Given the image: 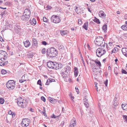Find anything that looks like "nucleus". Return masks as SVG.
<instances>
[{
  "label": "nucleus",
  "instance_id": "19",
  "mask_svg": "<svg viewBox=\"0 0 127 127\" xmlns=\"http://www.w3.org/2000/svg\"><path fill=\"white\" fill-rule=\"evenodd\" d=\"M91 61H93L96 64V65H97L99 67H101V64L100 62L99 61L97 60H92Z\"/></svg>",
  "mask_w": 127,
  "mask_h": 127
},
{
  "label": "nucleus",
  "instance_id": "30",
  "mask_svg": "<svg viewBox=\"0 0 127 127\" xmlns=\"http://www.w3.org/2000/svg\"><path fill=\"white\" fill-rule=\"evenodd\" d=\"M27 56L29 58H32L33 56V54L32 53H29L27 54Z\"/></svg>",
  "mask_w": 127,
  "mask_h": 127
},
{
  "label": "nucleus",
  "instance_id": "59",
  "mask_svg": "<svg viewBox=\"0 0 127 127\" xmlns=\"http://www.w3.org/2000/svg\"><path fill=\"white\" fill-rule=\"evenodd\" d=\"M4 64V65H7L8 63V61H6L4 62H3Z\"/></svg>",
  "mask_w": 127,
  "mask_h": 127
},
{
  "label": "nucleus",
  "instance_id": "22",
  "mask_svg": "<svg viewBox=\"0 0 127 127\" xmlns=\"http://www.w3.org/2000/svg\"><path fill=\"white\" fill-rule=\"evenodd\" d=\"M84 104L87 108L89 107V104H88V100L86 98L84 99Z\"/></svg>",
  "mask_w": 127,
  "mask_h": 127
},
{
  "label": "nucleus",
  "instance_id": "40",
  "mask_svg": "<svg viewBox=\"0 0 127 127\" xmlns=\"http://www.w3.org/2000/svg\"><path fill=\"white\" fill-rule=\"evenodd\" d=\"M43 20L44 22H47L48 21V19L45 17H43Z\"/></svg>",
  "mask_w": 127,
  "mask_h": 127
},
{
  "label": "nucleus",
  "instance_id": "23",
  "mask_svg": "<svg viewBox=\"0 0 127 127\" xmlns=\"http://www.w3.org/2000/svg\"><path fill=\"white\" fill-rule=\"evenodd\" d=\"M74 75L76 77L77 76L78 73V69L76 67H75L74 68Z\"/></svg>",
  "mask_w": 127,
  "mask_h": 127
},
{
  "label": "nucleus",
  "instance_id": "28",
  "mask_svg": "<svg viewBox=\"0 0 127 127\" xmlns=\"http://www.w3.org/2000/svg\"><path fill=\"white\" fill-rule=\"evenodd\" d=\"M70 124L72 125H73V124H75L76 125V120L74 118L71 120Z\"/></svg>",
  "mask_w": 127,
  "mask_h": 127
},
{
  "label": "nucleus",
  "instance_id": "27",
  "mask_svg": "<svg viewBox=\"0 0 127 127\" xmlns=\"http://www.w3.org/2000/svg\"><path fill=\"white\" fill-rule=\"evenodd\" d=\"M93 21L95 22L98 24H99L100 23V22L99 19L95 17V18L93 20Z\"/></svg>",
  "mask_w": 127,
  "mask_h": 127
},
{
  "label": "nucleus",
  "instance_id": "57",
  "mask_svg": "<svg viewBox=\"0 0 127 127\" xmlns=\"http://www.w3.org/2000/svg\"><path fill=\"white\" fill-rule=\"evenodd\" d=\"M64 121H63L61 122V125L62 126V127H63L64 125Z\"/></svg>",
  "mask_w": 127,
  "mask_h": 127
},
{
  "label": "nucleus",
  "instance_id": "13",
  "mask_svg": "<svg viewBox=\"0 0 127 127\" xmlns=\"http://www.w3.org/2000/svg\"><path fill=\"white\" fill-rule=\"evenodd\" d=\"M54 64V62L50 61L47 62V65L48 67L53 69Z\"/></svg>",
  "mask_w": 127,
  "mask_h": 127
},
{
  "label": "nucleus",
  "instance_id": "9",
  "mask_svg": "<svg viewBox=\"0 0 127 127\" xmlns=\"http://www.w3.org/2000/svg\"><path fill=\"white\" fill-rule=\"evenodd\" d=\"M51 19L52 22L56 23H59L61 21L59 17H58L57 15H55L52 16Z\"/></svg>",
  "mask_w": 127,
  "mask_h": 127
},
{
  "label": "nucleus",
  "instance_id": "21",
  "mask_svg": "<svg viewBox=\"0 0 127 127\" xmlns=\"http://www.w3.org/2000/svg\"><path fill=\"white\" fill-rule=\"evenodd\" d=\"M88 21H87L84 24L83 26V27L85 30H87L88 29Z\"/></svg>",
  "mask_w": 127,
  "mask_h": 127
},
{
  "label": "nucleus",
  "instance_id": "32",
  "mask_svg": "<svg viewBox=\"0 0 127 127\" xmlns=\"http://www.w3.org/2000/svg\"><path fill=\"white\" fill-rule=\"evenodd\" d=\"M121 28L123 30H127V26L126 25H122L121 27Z\"/></svg>",
  "mask_w": 127,
  "mask_h": 127
},
{
  "label": "nucleus",
  "instance_id": "61",
  "mask_svg": "<svg viewBox=\"0 0 127 127\" xmlns=\"http://www.w3.org/2000/svg\"><path fill=\"white\" fill-rule=\"evenodd\" d=\"M70 97L71 99L73 101V100L74 98V97L73 96H72V95H71V97Z\"/></svg>",
  "mask_w": 127,
  "mask_h": 127
},
{
  "label": "nucleus",
  "instance_id": "33",
  "mask_svg": "<svg viewBox=\"0 0 127 127\" xmlns=\"http://www.w3.org/2000/svg\"><path fill=\"white\" fill-rule=\"evenodd\" d=\"M91 61V62L90 63V64L91 65V66L92 67H95V64L93 63L92 62H93L92 61H91Z\"/></svg>",
  "mask_w": 127,
  "mask_h": 127
},
{
  "label": "nucleus",
  "instance_id": "7",
  "mask_svg": "<svg viewBox=\"0 0 127 127\" xmlns=\"http://www.w3.org/2000/svg\"><path fill=\"white\" fill-rule=\"evenodd\" d=\"M7 56L8 55L6 52L0 50V60L3 61L6 60Z\"/></svg>",
  "mask_w": 127,
  "mask_h": 127
},
{
  "label": "nucleus",
  "instance_id": "12",
  "mask_svg": "<svg viewBox=\"0 0 127 127\" xmlns=\"http://www.w3.org/2000/svg\"><path fill=\"white\" fill-rule=\"evenodd\" d=\"M23 14L30 17L31 14V12L30 10L28 8L25 9L24 10Z\"/></svg>",
  "mask_w": 127,
  "mask_h": 127
},
{
  "label": "nucleus",
  "instance_id": "63",
  "mask_svg": "<svg viewBox=\"0 0 127 127\" xmlns=\"http://www.w3.org/2000/svg\"><path fill=\"white\" fill-rule=\"evenodd\" d=\"M123 36L125 37H127V33L124 34Z\"/></svg>",
  "mask_w": 127,
  "mask_h": 127
},
{
  "label": "nucleus",
  "instance_id": "34",
  "mask_svg": "<svg viewBox=\"0 0 127 127\" xmlns=\"http://www.w3.org/2000/svg\"><path fill=\"white\" fill-rule=\"evenodd\" d=\"M108 44H109V46L110 47H109V48H108V47L107 46V48L108 49H110V48H111L113 44L112 43L109 42V43Z\"/></svg>",
  "mask_w": 127,
  "mask_h": 127
},
{
  "label": "nucleus",
  "instance_id": "58",
  "mask_svg": "<svg viewBox=\"0 0 127 127\" xmlns=\"http://www.w3.org/2000/svg\"><path fill=\"white\" fill-rule=\"evenodd\" d=\"M51 117L52 118H56V117L55 116V115L53 114L52 116H51Z\"/></svg>",
  "mask_w": 127,
  "mask_h": 127
},
{
  "label": "nucleus",
  "instance_id": "60",
  "mask_svg": "<svg viewBox=\"0 0 127 127\" xmlns=\"http://www.w3.org/2000/svg\"><path fill=\"white\" fill-rule=\"evenodd\" d=\"M82 62L83 63V64L84 65V66L85 67H86L85 64V63H84V61L83 60H82Z\"/></svg>",
  "mask_w": 127,
  "mask_h": 127
},
{
  "label": "nucleus",
  "instance_id": "10",
  "mask_svg": "<svg viewBox=\"0 0 127 127\" xmlns=\"http://www.w3.org/2000/svg\"><path fill=\"white\" fill-rule=\"evenodd\" d=\"M63 65L60 63H58L54 62L53 69L56 70H58L63 67Z\"/></svg>",
  "mask_w": 127,
  "mask_h": 127
},
{
  "label": "nucleus",
  "instance_id": "11",
  "mask_svg": "<svg viewBox=\"0 0 127 127\" xmlns=\"http://www.w3.org/2000/svg\"><path fill=\"white\" fill-rule=\"evenodd\" d=\"M29 17L23 14V15L21 17V20L24 21H27L30 18Z\"/></svg>",
  "mask_w": 127,
  "mask_h": 127
},
{
  "label": "nucleus",
  "instance_id": "3",
  "mask_svg": "<svg viewBox=\"0 0 127 127\" xmlns=\"http://www.w3.org/2000/svg\"><path fill=\"white\" fill-rule=\"evenodd\" d=\"M47 55L50 57H54L57 55L58 52L55 48L52 47L50 49H47Z\"/></svg>",
  "mask_w": 127,
  "mask_h": 127
},
{
  "label": "nucleus",
  "instance_id": "43",
  "mask_svg": "<svg viewBox=\"0 0 127 127\" xmlns=\"http://www.w3.org/2000/svg\"><path fill=\"white\" fill-rule=\"evenodd\" d=\"M75 11L76 13L77 14H79V13H80V12H77V9L78 8V7L76 6H75Z\"/></svg>",
  "mask_w": 127,
  "mask_h": 127
},
{
  "label": "nucleus",
  "instance_id": "35",
  "mask_svg": "<svg viewBox=\"0 0 127 127\" xmlns=\"http://www.w3.org/2000/svg\"><path fill=\"white\" fill-rule=\"evenodd\" d=\"M43 111L42 112V113H43L44 116L45 117H47V115L46 114V111H45V108L44 107H43Z\"/></svg>",
  "mask_w": 127,
  "mask_h": 127
},
{
  "label": "nucleus",
  "instance_id": "53",
  "mask_svg": "<svg viewBox=\"0 0 127 127\" xmlns=\"http://www.w3.org/2000/svg\"><path fill=\"white\" fill-rule=\"evenodd\" d=\"M0 65L1 66H4V64L3 62H2L0 63Z\"/></svg>",
  "mask_w": 127,
  "mask_h": 127
},
{
  "label": "nucleus",
  "instance_id": "5",
  "mask_svg": "<svg viewBox=\"0 0 127 127\" xmlns=\"http://www.w3.org/2000/svg\"><path fill=\"white\" fill-rule=\"evenodd\" d=\"M6 85L7 88L9 90L13 89L15 86V83L13 80L8 81L6 83Z\"/></svg>",
  "mask_w": 127,
  "mask_h": 127
},
{
  "label": "nucleus",
  "instance_id": "47",
  "mask_svg": "<svg viewBox=\"0 0 127 127\" xmlns=\"http://www.w3.org/2000/svg\"><path fill=\"white\" fill-rule=\"evenodd\" d=\"M12 111L11 110H9L8 112V114H9L11 115H12V116H13V115H14V116H15L14 114H12Z\"/></svg>",
  "mask_w": 127,
  "mask_h": 127
},
{
  "label": "nucleus",
  "instance_id": "36",
  "mask_svg": "<svg viewBox=\"0 0 127 127\" xmlns=\"http://www.w3.org/2000/svg\"><path fill=\"white\" fill-rule=\"evenodd\" d=\"M82 20L80 19H78V24L79 25H81L82 24Z\"/></svg>",
  "mask_w": 127,
  "mask_h": 127
},
{
  "label": "nucleus",
  "instance_id": "24",
  "mask_svg": "<svg viewBox=\"0 0 127 127\" xmlns=\"http://www.w3.org/2000/svg\"><path fill=\"white\" fill-rule=\"evenodd\" d=\"M48 98L49 101L51 103H53L54 102H56L57 101L56 99L52 98L51 97H49Z\"/></svg>",
  "mask_w": 127,
  "mask_h": 127
},
{
  "label": "nucleus",
  "instance_id": "50",
  "mask_svg": "<svg viewBox=\"0 0 127 127\" xmlns=\"http://www.w3.org/2000/svg\"><path fill=\"white\" fill-rule=\"evenodd\" d=\"M75 89L76 90V92L77 93V94H79V90L78 88V87H76L75 88Z\"/></svg>",
  "mask_w": 127,
  "mask_h": 127
},
{
  "label": "nucleus",
  "instance_id": "38",
  "mask_svg": "<svg viewBox=\"0 0 127 127\" xmlns=\"http://www.w3.org/2000/svg\"><path fill=\"white\" fill-rule=\"evenodd\" d=\"M121 72L122 74H127V72L125 70L122 69L121 71Z\"/></svg>",
  "mask_w": 127,
  "mask_h": 127
},
{
  "label": "nucleus",
  "instance_id": "48",
  "mask_svg": "<svg viewBox=\"0 0 127 127\" xmlns=\"http://www.w3.org/2000/svg\"><path fill=\"white\" fill-rule=\"evenodd\" d=\"M108 81V80L106 79V81H105L104 82V83L106 86H107Z\"/></svg>",
  "mask_w": 127,
  "mask_h": 127
},
{
  "label": "nucleus",
  "instance_id": "41",
  "mask_svg": "<svg viewBox=\"0 0 127 127\" xmlns=\"http://www.w3.org/2000/svg\"><path fill=\"white\" fill-rule=\"evenodd\" d=\"M37 84L39 85L40 86H42L41 84V81L40 79H39L37 81Z\"/></svg>",
  "mask_w": 127,
  "mask_h": 127
},
{
  "label": "nucleus",
  "instance_id": "52",
  "mask_svg": "<svg viewBox=\"0 0 127 127\" xmlns=\"http://www.w3.org/2000/svg\"><path fill=\"white\" fill-rule=\"evenodd\" d=\"M42 44L45 45H46L47 44V43L45 41H43L42 42Z\"/></svg>",
  "mask_w": 127,
  "mask_h": 127
},
{
  "label": "nucleus",
  "instance_id": "51",
  "mask_svg": "<svg viewBox=\"0 0 127 127\" xmlns=\"http://www.w3.org/2000/svg\"><path fill=\"white\" fill-rule=\"evenodd\" d=\"M46 8H47L46 9H50L52 8V7L49 5H47L46 6Z\"/></svg>",
  "mask_w": 127,
  "mask_h": 127
},
{
  "label": "nucleus",
  "instance_id": "6",
  "mask_svg": "<svg viewBox=\"0 0 127 127\" xmlns=\"http://www.w3.org/2000/svg\"><path fill=\"white\" fill-rule=\"evenodd\" d=\"M105 49L102 48H99L97 49L96 51L97 56L100 57L104 54L106 53Z\"/></svg>",
  "mask_w": 127,
  "mask_h": 127
},
{
  "label": "nucleus",
  "instance_id": "17",
  "mask_svg": "<svg viewBox=\"0 0 127 127\" xmlns=\"http://www.w3.org/2000/svg\"><path fill=\"white\" fill-rule=\"evenodd\" d=\"M122 51L123 54L127 57V48H123Z\"/></svg>",
  "mask_w": 127,
  "mask_h": 127
},
{
  "label": "nucleus",
  "instance_id": "15",
  "mask_svg": "<svg viewBox=\"0 0 127 127\" xmlns=\"http://www.w3.org/2000/svg\"><path fill=\"white\" fill-rule=\"evenodd\" d=\"M99 15L100 17L102 18H105V14L103 11H100L99 12Z\"/></svg>",
  "mask_w": 127,
  "mask_h": 127
},
{
  "label": "nucleus",
  "instance_id": "29",
  "mask_svg": "<svg viewBox=\"0 0 127 127\" xmlns=\"http://www.w3.org/2000/svg\"><path fill=\"white\" fill-rule=\"evenodd\" d=\"M118 103L117 102V101L115 100L114 101V103H113V105L114 106V108L116 109L117 107V106L118 105Z\"/></svg>",
  "mask_w": 127,
  "mask_h": 127
},
{
  "label": "nucleus",
  "instance_id": "2",
  "mask_svg": "<svg viewBox=\"0 0 127 127\" xmlns=\"http://www.w3.org/2000/svg\"><path fill=\"white\" fill-rule=\"evenodd\" d=\"M17 102L19 107L23 108L26 107L28 104L26 100L23 99L21 97L18 98L17 99Z\"/></svg>",
  "mask_w": 127,
  "mask_h": 127
},
{
  "label": "nucleus",
  "instance_id": "18",
  "mask_svg": "<svg viewBox=\"0 0 127 127\" xmlns=\"http://www.w3.org/2000/svg\"><path fill=\"white\" fill-rule=\"evenodd\" d=\"M23 43L24 46L26 47H28L30 45V42L28 40H27L26 41L24 42Z\"/></svg>",
  "mask_w": 127,
  "mask_h": 127
},
{
  "label": "nucleus",
  "instance_id": "16",
  "mask_svg": "<svg viewBox=\"0 0 127 127\" xmlns=\"http://www.w3.org/2000/svg\"><path fill=\"white\" fill-rule=\"evenodd\" d=\"M14 29L15 31L17 33H18L20 30V27L19 25H16L15 26Z\"/></svg>",
  "mask_w": 127,
  "mask_h": 127
},
{
  "label": "nucleus",
  "instance_id": "64",
  "mask_svg": "<svg viewBox=\"0 0 127 127\" xmlns=\"http://www.w3.org/2000/svg\"><path fill=\"white\" fill-rule=\"evenodd\" d=\"M0 8L2 9H6V7L3 8V7H0Z\"/></svg>",
  "mask_w": 127,
  "mask_h": 127
},
{
  "label": "nucleus",
  "instance_id": "54",
  "mask_svg": "<svg viewBox=\"0 0 127 127\" xmlns=\"http://www.w3.org/2000/svg\"><path fill=\"white\" fill-rule=\"evenodd\" d=\"M76 125L75 124H73V125H72L70 124V125H69V127H74Z\"/></svg>",
  "mask_w": 127,
  "mask_h": 127
},
{
  "label": "nucleus",
  "instance_id": "49",
  "mask_svg": "<svg viewBox=\"0 0 127 127\" xmlns=\"http://www.w3.org/2000/svg\"><path fill=\"white\" fill-rule=\"evenodd\" d=\"M32 22L33 23V24L34 25H35L36 24V20L34 18H33L32 20Z\"/></svg>",
  "mask_w": 127,
  "mask_h": 127
},
{
  "label": "nucleus",
  "instance_id": "56",
  "mask_svg": "<svg viewBox=\"0 0 127 127\" xmlns=\"http://www.w3.org/2000/svg\"><path fill=\"white\" fill-rule=\"evenodd\" d=\"M49 80L48 79L46 83V85H48L49 84Z\"/></svg>",
  "mask_w": 127,
  "mask_h": 127
},
{
  "label": "nucleus",
  "instance_id": "20",
  "mask_svg": "<svg viewBox=\"0 0 127 127\" xmlns=\"http://www.w3.org/2000/svg\"><path fill=\"white\" fill-rule=\"evenodd\" d=\"M32 46H37L38 44V42L36 39L34 38H32Z\"/></svg>",
  "mask_w": 127,
  "mask_h": 127
},
{
  "label": "nucleus",
  "instance_id": "8",
  "mask_svg": "<svg viewBox=\"0 0 127 127\" xmlns=\"http://www.w3.org/2000/svg\"><path fill=\"white\" fill-rule=\"evenodd\" d=\"M30 120L28 119H23L21 122V126L23 127H27L30 124Z\"/></svg>",
  "mask_w": 127,
  "mask_h": 127
},
{
  "label": "nucleus",
  "instance_id": "45",
  "mask_svg": "<svg viewBox=\"0 0 127 127\" xmlns=\"http://www.w3.org/2000/svg\"><path fill=\"white\" fill-rule=\"evenodd\" d=\"M41 100L43 101L44 102H45L46 101V99L44 96H41Z\"/></svg>",
  "mask_w": 127,
  "mask_h": 127
},
{
  "label": "nucleus",
  "instance_id": "55",
  "mask_svg": "<svg viewBox=\"0 0 127 127\" xmlns=\"http://www.w3.org/2000/svg\"><path fill=\"white\" fill-rule=\"evenodd\" d=\"M6 28L4 26V27H3L2 28L3 30L1 31V32H3L6 29Z\"/></svg>",
  "mask_w": 127,
  "mask_h": 127
},
{
  "label": "nucleus",
  "instance_id": "25",
  "mask_svg": "<svg viewBox=\"0 0 127 127\" xmlns=\"http://www.w3.org/2000/svg\"><path fill=\"white\" fill-rule=\"evenodd\" d=\"M122 106L123 110L127 111V104H122Z\"/></svg>",
  "mask_w": 127,
  "mask_h": 127
},
{
  "label": "nucleus",
  "instance_id": "31",
  "mask_svg": "<svg viewBox=\"0 0 127 127\" xmlns=\"http://www.w3.org/2000/svg\"><path fill=\"white\" fill-rule=\"evenodd\" d=\"M107 25L106 24H104L102 27V29L105 32V31H106L107 30Z\"/></svg>",
  "mask_w": 127,
  "mask_h": 127
},
{
  "label": "nucleus",
  "instance_id": "62",
  "mask_svg": "<svg viewBox=\"0 0 127 127\" xmlns=\"http://www.w3.org/2000/svg\"><path fill=\"white\" fill-rule=\"evenodd\" d=\"M62 111L63 113H65V110L63 107H62Z\"/></svg>",
  "mask_w": 127,
  "mask_h": 127
},
{
  "label": "nucleus",
  "instance_id": "37",
  "mask_svg": "<svg viewBox=\"0 0 127 127\" xmlns=\"http://www.w3.org/2000/svg\"><path fill=\"white\" fill-rule=\"evenodd\" d=\"M4 102V99L3 98H0V103L2 104H3Z\"/></svg>",
  "mask_w": 127,
  "mask_h": 127
},
{
  "label": "nucleus",
  "instance_id": "39",
  "mask_svg": "<svg viewBox=\"0 0 127 127\" xmlns=\"http://www.w3.org/2000/svg\"><path fill=\"white\" fill-rule=\"evenodd\" d=\"M1 74H5L6 73V71L4 69H2L1 71Z\"/></svg>",
  "mask_w": 127,
  "mask_h": 127
},
{
  "label": "nucleus",
  "instance_id": "14",
  "mask_svg": "<svg viewBox=\"0 0 127 127\" xmlns=\"http://www.w3.org/2000/svg\"><path fill=\"white\" fill-rule=\"evenodd\" d=\"M92 70L93 72H95L96 74H98L99 73H100L101 72V70H99V69L98 68H96L95 67H92Z\"/></svg>",
  "mask_w": 127,
  "mask_h": 127
},
{
  "label": "nucleus",
  "instance_id": "4",
  "mask_svg": "<svg viewBox=\"0 0 127 127\" xmlns=\"http://www.w3.org/2000/svg\"><path fill=\"white\" fill-rule=\"evenodd\" d=\"M94 42L96 45L100 46L101 47H105V41L102 37H97L95 38Z\"/></svg>",
  "mask_w": 127,
  "mask_h": 127
},
{
  "label": "nucleus",
  "instance_id": "1",
  "mask_svg": "<svg viewBox=\"0 0 127 127\" xmlns=\"http://www.w3.org/2000/svg\"><path fill=\"white\" fill-rule=\"evenodd\" d=\"M70 70L71 67L68 65L66 66L63 67L60 73L61 76L63 78H66L70 73Z\"/></svg>",
  "mask_w": 127,
  "mask_h": 127
},
{
  "label": "nucleus",
  "instance_id": "26",
  "mask_svg": "<svg viewBox=\"0 0 127 127\" xmlns=\"http://www.w3.org/2000/svg\"><path fill=\"white\" fill-rule=\"evenodd\" d=\"M68 33V31H63L61 32V34L62 35H64L67 34Z\"/></svg>",
  "mask_w": 127,
  "mask_h": 127
},
{
  "label": "nucleus",
  "instance_id": "44",
  "mask_svg": "<svg viewBox=\"0 0 127 127\" xmlns=\"http://www.w3.org/2000/svg\"><path fill=\"white\" fill-rule=\"evenodd\" d=\"M116 51V48H114L111 51V54H112L113 53H115Z\"/></svg>",
  "mask_w": 127,
  "mask_h": 127
},
{
  "label": "nucleus",
  "instance_id": "42",
  "mask_svg": "<svg viewBox=\"0 0 127 127\" xmlns=\"http://www.w3.org/2000/svg\"><path fill=\"white\" fill-rule=\"evenodd\" d=\"M48 80H49V83L52 82H54L55 81V80L54 79H48Z\"/></svg>",
  "mask_w": 127,
  "mask_h": 127
},
{
  "label": "nucleus",
  "instance_id": "46",
  "mask_svg": "<svg viewBox=\"0 0 127 127\" xmlns=\"http://www.w3.org/2000/svg\"><path fill=\"white\" fill-rule=\"evenodd\" d=\"M46 49L45 48L43 49L41 51L42 53L43 54H44L46 53Z\"/></svg>",
  "mask_w": 127,
  "mask_h": 127
}]
</instances>
